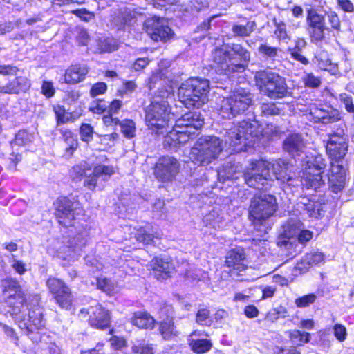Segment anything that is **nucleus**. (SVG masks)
I'll return each instance as SVG.
<instances>
[{
	"mask_svg": "<svg viewBox=\"0 0 354 354\" xmlns=\"http://www.w3.org/2000/svg\"><path fill=\"white\" fill-rule=\"evenodd\" d=\"M326 149L333 160H341L345 156L348 143L343 130L329 136Z\"/></svg>",
	"mask_w": 354,
	"mask_h": 354,
	"instance_id": "obj_16",
	"label": "nucleus"
},
{
	"mask_svg": "<svg viewBox=\"0 0 354 354\" xmlns=\"http://www.w3.org/2000/svg\"><path fill=\"white\" fill-rule=\"evenodd\" d=\"M196 322L201 326H211L212 319L210 317V311L206 308L198 310L196 315Z\"/></svg>",
	"mask_w": 354,
	"mask_h": 354,
	"instance_id": "obj_45",
	"label": "nucleus"
},
{
	"mask_svg": "<svg viewBox=\"0 0 354 354\" xmlns=\"http://www.w3.org/2000/svg\"><path fill=\"white\" fill-rule=\"evenodd\" d=\"M315 262H314V259L311 254V253L306 254L304 256L299 262H298L296 265V269L299 270L300 272H306L310 267L315 266Z\"/></svg>",
	"mask_w": 354,
	"mask_h": 354,
	"instance_id": "obj_46",
	"label": "nucleus"
},
{
	"mask_svg": "<svg viewBox=\"0 0 354 354\" xmlns=\"http://www.w3.org/2000/svg\"><path fill=\"white\" fill-rule=\"evenodd\" d=\"M288 336L293 344L300 345L301 343H307L310 341V335L307 332H301L294 330L288 332Z\"/></svg>",
	"mask_w": 354,
	"mask_h": 354,
	"instance_id": "obj_43",
	"label": "nucleus"
},
{
	"mask_svg": "<svg viewBox=\"0 0 354 354\" xmlns=\"http://www.w3.org/2000/svg\"><path fill=\"white\" fill-rule=\"evenodd\" d=\"M6 297L8 304L13 308L12 313L14 314H17L18 312H20L21 308L26 302V295L22 290L16 293H10Z\"/></svg>",
	"mask_w": 354,
	"mask_h": 354,
	"instance_id": "obj_32",
	"label": "nucleus"
},
{
	"mask_svg": "<svg viewBox=\"0 0 354 354\" xmlns=\"http://www.w3.org/2000/svg\"><path fill=\"white\" fill-rule=\"evenodd\" d=\"M341 160H333L328 176L329 187L334 193L341 192L346 183V169L340 164Z\"/></svg>",
	"mask_w": 354,
	"mask_h": 354,
	"instance_id": "obj_17",
	"label": "nucleus"
},
{
	"mask_svg": "<svg viewBox=\"0 0 354 354\" xmlns=\"http://www.w3.org/2000/svg\"><path fill=\"white\" fill-rule=\"evenodd\" d=\"M82 209L78 202H73L66 197L57 201L56 216L59 224L64 227L73 225V221L76 216L82 214Z\"/></svg>",
	"mask_w": 354,
	"mask_h": 354,
	"instance_id": "obj_11",
	"label": "nucleus"
},
{
	"mask_svg": "<svg viewBox=\"0 0 354 354\" xmlns=\"http://www.w3.org/2000/svg\"><path fill=\"white\" fill-rule=\"evenodd\" d=\"M145 18L146 15L141 8H124L113 18V22L118 30H123L127 27H133L138 22L144 23Z\"/></svg>",
	"mask_w": 354,
	"mask_h": 354,
	"instance_id": "obj_15",
	"label": "nucleus"
},
{
	"mask_svg": "<svg viewBox=\"0 0 354 354\" xmlns=\"http://www.w3.org/2000/svg\"><path fill=\"white\" fill-rule=\"evenodd\" d=\"M273 174L276 178L281 183H284L286 180H290L293 166L290 162L283 159L275 160L272 164Z\"/></svg>",
	"mask_w": 354,
	"mask_h": 354,
	"instance_id": "obj_28",
	"label": "nucleus"
},
{
	"mask_svg": "<svg viewBox=\"0 0 354 354\" xmlns=\"http://www.w3.org/2000/svg\"><path fill=\"white\" fill-rule=\"evenodd\" d=\"M212 57L213 60L212 67L219 73L230 75L231 73L237 71V67L242 66V64H236L234 59L231 57L227 48L224 46L215 49Z\"/></svg>",
	"mask_w": 354,
	"mask_h": 354,
	"instance_id": "obj_14",
	"label": "nucleus"
},
{
	"mask_svg": "<svg viewBox=\"0 0 354 354\" xmlns=\"http://www.w3.org/2000/svg\"><path fill=\"white\" fill-rule=\"evenodd\" d=\"M64 142L67 145V146L66 147L65 156L69 158L73 154V152L77 149L78 146V142L75 136L72 137L70 139L66 140Z\"/></svg>",
	"mask_w": 354,
	"mask_h": 354,
	"instance_id": "obj_57",
	"label": "nucleus"
},
{
	"mask_svg": "<svg viewBox=\"0 0 354 354\" xmlns=\"http://www.w3.org/2000/svg\"><path fill=\"white\" fill-rule=\"evenodd\" d=\"M72 12L86 22L91 21L95 17L93 12H89L86 9H77L73 10Z\"/></svg>",
	"mask_w": 354,
	"mask_h": 354,
	"instance_id": "obj_58",
	"label": "nucleus"
},
{
	"mask_svg": "<svg viewBox=\"0 0 354 354\" xmlns=\"http://www.w3.org/2000/svg\"><path fill=\"white\" fill-rule=\"evenodd\" d=\"M21 290L19 283L13 279H7L4 282V292L7 295Z\"/></svg>",
	"mask_w": 354,
	"mask_h": 354,
	"instance_id": "obj_53",
	"label": "nucleus"
},
{
	"mask_svg": "<svg viewBox=\"0 0 354 354\" xmlns=\"http://www.w3.org/2000/svg\"><path fill=\"white\" fill-rule=\"evenodd\" d=\"M93 133L94 129L91 124L84 123L80 126V135L83 142H90L93 138Z\"/></svg>",
	"mask_w": 354,
	"mask_h": 354,
	"instance_id": "obj_49",
	"label": "nucleus"
},
{
	"mask_svg": "<svg viewBox=\"0 0 354 354\" xmlns=\"http://www.w3.org/2000/svg\"><path fill=\"white\" fill-rule=\"evenodd\" d=\"M317 299L316 295L311 293L298 297L295 300V304L298 308H306L313 304Z\"/></svg>",
	"mask_w": 354,
	"mask_h": 354,
	"instance_id": "obj_50",
	"label": "nucleus"
},
{
	"mask_svg": "<svg viewBox=\"0 0 354 354\" xmlns=\"http://www.w3.org/2000/svg\"><path fill=\"white\" fill-rule=\"evenodd\" d=\"M270 163L265 160L251 162L243 174L245 183L257 189H267L270 186Z\"/></svg>",
	"mask_w": 354,
	"mask_h": 354,
	"instance_id": "obj_8",
	"label": "nucleus"
},
{
	"mask_svg": "<svg viewBox=\"0 0 354 354\" xmlns=\"http://www.w3.org/2000/svg\"><path fill=\"white\" fill-rule=\"evenodd\" d=\"M151 266L158 280L167 279L175 272L174 263L168 259L155 258L151 261Z\"/></svg>",
	"mask_w": 354,
	"mask_h": 354,
	"instance_id": "obj_23",
	"label": "nucleus"
},
{
	"mask_svg": "<svg viewBox=\"0 0 354 354\" xmlns=\"http://www.w3.org/2000/svg\"><path fill=\"white\" fill-rule=\"evenodd\" d=\"M171 113L165 100H154L145 110V121L149 129L156 133L165 132L171 123Z\"/></svg>",
	"mask_w": 354,
	"mask_h": 354,
	"instance_id": "obj_7",
	"label": "nucleus"
},
{
	"mask_svg": "<svg viewBox=\"0 0 354 354\" xmlns=\"http://www.w3.org/2000/svg\"><path fill=\"white\" fill-rule=\"evenodd\" d=\"M322 204L308 197H301L297 203V209L310 218H318L322 215Z\"/></svg>",
	"mask_w": 354,
	"mask_h": 354,
	"instance_id": "obj_19",
	"label": "nucleus"
},
{
	"mask_svg": "<svg viewBox=\"0 0 354 354\" xmlns=\"http://www.w3.org/2000/svg\"><path fill=\"white\" fill-rule=\"evenodd\" d=\"M180 164L173 156H163L160 157L154 167V176L161 182H171L176 179L180 171Z\"/></svg>",
	"mask_w": 354,
	"mask_h": 354,
	"instance_id": "obj_10",
	"label": "nucleus"
},
{
	"mask_svg": "<svg viewBox=\"0 0 354 354\" xmlns=\"http://www.w3.org/2000/svg\"><path fill=\"white\" fill-rule=\"evenodd\" d=\"M106 89L107 86L104 82H97L92 86L90 90V95L91 97H95L97 95L104 93Z\"/></svg>",
	"mask_w": 354,
	"mask_h": 354,
	"instance_id": "obj_59",
	"label": "nucleus"
},
{
	"mask_svg": "<svg viewBox=\"0 0 354 354\" xmlns=\"http://www.w3.org/2000/svg\"><path fill=\"white\" fill-rule=\"evenodd\" d=\"M8 94H19L26 92L30 87L29 80L23 76L16 77L6 84Z\"/></svg>",
	"mask_w": 354,
	"mask_h": 354,
	"instance_id": "obj_29",
	"label": "nucleus"
},
{
	"mask_svg": "<svg viewBox=\"0 0 354 354\" xmlns=\"http://www.w3.org/2000/svg\"><path fill=\"white\" fill-rule=\"evenodd\" d=\"M118 124L120 127L121 132L127 138H132L136 134V124L132 120H124Z\"/></svg>",
	"mask_w": 354,
	"mask_h": 354,
	"instance_id": "obj_41",
	"label": "nucleus"
},
{
	"mask_svg": "<svg viewBox=\"0 0 354 354\" xmlns=\"http://www.w3.org/2000/svg\"><path fill=\"white\" fill-rule=\"evenodd\" d=\"M159 331L163 339L166 340L171 339L178 335L173 320L169 319L160 323Z\"/></svg>",
	"mask_w": 354,
	"mask_h": 354,
	"instance_id": "obj_35",
	"label": "nucleus"
},
{
	"mask_svg": "<svg viewBox=\"0 0 354 354\" xmlns=\"http://www.w3.org/2000/svg\"><path fill=\"white\" fill-rule=\"evenodd\" d=\"M288 310L286 307L279 306L270 310L266 315V320L270 322H274L279 318H285L287 316Z\"/></svg>",
	"mask_w": 354,
	"mask_h": 354,
	"instance_id": "obj_44",
	"label": "nucleus"
},
{
	"mask_svg": "<svg viewBox=\"0 0 354 354\" xmlns=\"http://www.w3.org/2000/svg\"><path fill=\"white\" fill-rule=\"evenodd\" d=\"M256 24L254 21H248L245 25L234 24L232 27V32L234 37H245L251 35L254 30Z\"/></svg>",
	"mask_w": 354,
	"mask_h": 354,
	"instance_id": "obj_34",
	"label": "nucleus"
},
{
	"mask_svg": "<svg viewBox=\"0 0 354 354\" xmlns=\"http://www.w3.org/2000/svg\"><path fill=\"white\" fill-rule=\"evenodd\" d=\"M283 148L290 155L299 156L304 152L306 142L301 134L290 133L283 140Z\"/></svg>",
	"mask_w": 354,
	"mask_h": 354,
	"instance_id": "obj_21",
	"label": "nucleus"
},
{
	"mask_svg": "<svg viewBox=\"0 0 354 354\" xmlns=\"http://www.w3.org/2000/svg\"><path fill=\"white\" fill-rule=\"evenodd\" d=\"M203 222L207 227L220 229L222 227L223 217L218 211L213 209L204 216Z\"/></svg>",
	"mask_w": 354,
	"mask_h": 354,
	"instance_id": "obj_33",
	"label": "nucleus"
},
{
	"mask_svg": "<svg viewBox=\"0 0 354 354\" xmlns=\"http://www.w3.org/2000/svg\"><path fill=\"white\" fill-rule=\"evenodd\" d=\"M53 110L57 118V124H64L69 121V114L66 113L63 106L59 105L55 106Z\"/></svg>",
	"mask_w": 354,
	"mask_h": 354,
	"instance_id": "obj_52",
	"label": "nucleus"
},
{
	"mask_svg": "<svg viewBox=\"0 0 354 354\" xmlns=\"http://www.w3.org/2000/svg\"><path fill=\"white\" fill-rule=\"evenodd\" d=\"M252 104V94L240 88L235 90L229 97L220 102L218 114L224 119L230 120L243 113Z\"/></svg>",
	"mask_w": 354,
	"mask_h": 354,
	"instance_id": "obj_6",
	"label": "nucleus"
},
{
	"mask_svg": "<svg viewBox=\"0 0 354 354\" xmlns=\"http://www.w3.org/2000/svg\"><path fill=\"white\" fill-rule=\"evenodd\" d=\"M18 68L10 64H0V75H16L18 72Z\"/></svg>",
	"mask_w": 354,
	"mask_h": 354,
	"instance_id": "obj_61",
	"label": "nucleus"
},
{
	"mask_svg": "<svg viewBox=\"0 0 354 354\" xmlns=\"http://www.w3.org/2000/svg\"><path fill=\"white\" fill-rule=\"evenodd\" d=\"M185 276L188 280L193 283L200 280H204L208 277L207 273L201 269L187 270L186 271Z\"/></svg>",
	"mask_w": 354,
	"mask_h": 354,
	"instance_id": "obj_47",
	"label": "nucleus"
},
{
	"mask_svg": "<svg viewBox=\"0 0 354 354\" xmlns=\"http://www.w3.org/2000/svg\"><path fill=\"white\" fill-rule=\"evenodd\" d=\"M107 108V105L104 101L100 100L93 103L90 109L95 113H102Z\"/></svg>",
	"mask_w": 354,
	"mask_h": 354,
	"instance_id": "obj_64",
	"label": "nucleus"
},
{
	"mask_svg": "<svg viewBox=\"0 0 354 354\" xmlns=\"http://www.w3.org/2000/svg\"><path fill=\"white\" fill-rule=\"evenodd\" d=\"M303 82L306 86L310 88H317L321 84L319 78L315 76L313 73H307L304 75Z\"/></svg>",
	"mask_w": 354,
	"mask_h": 354,
	"instance_id": "obj_56",
	"label": "nucleus"
},
{
	"mask_svg": "<svg viewBox=\"0 0 354 354\" xmlns=\"http://www.w3.org/2000/svg\"><path fill=\"white\" fill-rule=\"evenodd\" d=\"M254 79L260 91L270 98H282L288 93L285 78L275 72L270 70L257 71Z\"/></svg>",
	"mask_w": 354,
	"mask_h": 354,
	"instance_id": "obj_5",
	"label": "nucleus"
},
{
	"mask_svg": "<svg viewBox=\"0 0 354 354\" xmlns=\"http://www.w3.org/2000/svg\"><path fill=\"white\" fill-rule=\"evenodd\" d=\"M44 324L42 313L39 309H37V312L35 310L30 311L27 322L26 320L19 322V328L25 330L28 335L41 328L44 326Z\"/></svg>",
	"mask_w": 354,
	"mask_h": 354,
	"instance_id": "obj_24",
	"label": "nucleus"
},
{
	"mask_svg": "<svg viewBox=\"0 0 354 354\" xmlns=\"http://www.w3.org/2000/svg\"><path fill=\"white\" fill-rule=\"evenodd\" d=\"M277 28L274 31V34L279 39H285L287 37V33L286 30V25L282 21L277 23L275 20L274 21Z\"/></svg>",
	"mask_w": 354,
	"mask_h": 354,
	"instance_id": "obj_62",
	"label": "nucleus"
},
{
	"mask_svg": "<svg viewBox=\"0 0 354 354\" xmlns=\"http://www.w3.org/2000/svg\"><path fill=\"white\" fill-rule=\"evenodd\" d=\"M231 49L234 54L237 55L240 59L238 64H242L241 66L237 67V71L243 69L250 59V52L238 44H233Z\"/></svg>",
	"mask_w": 354,
	"mask_h": 354,
	"instance_id": "obj_36",
	"label": "nucleus"
},
{
	"mask_svg": "<svg viewBox=\"0 0 354 354\" xmlns=\"http://www.w3.org/2000/svg\"><path fill=\"white\" fill-rule=\"evenodd\" d=\"M113 173L114 169L113 167L106 165L96 166L94 167L91 174L86 176L84 185L87 187L90 190H94L100 178H102L104 181L107 180Z\"/></svg>",
	"mask_w": 354,
	"mask_h": 354,
	"instance_id": "obj_20",
	"label": "nucleus"
},
{
	"mask_svg": "<svg viewBox=\"0 0 354 354\" xmlns=\"http://www.w3.org/2000/svg\"><path fill=\"white\" fill-rule=\"evenodd\" d=\"M46 286L54 296L69 288L62 280L55 277H50L46 281Z\"/></svg>",
	"mask_w": 354,
	"mask_h": 354,
	"instance_id": "obj_40",
	"label": "nucleus"
},
{
	"mask_svg": "<svg viewBox=\"0 0 354 354\" xmlns=\"http://www.w3.org/2000/svg\"><path fill=\"white\" fill-rule=\"evenodd\" d=\"M41 93L46 97H51L55 94V88L51 82L44 81L41 86Z\"/></svg>",
	"mask_w": 354,
	"mask_h": 354,
	"instance_id": "obj_60",
	"label": "nucleus"
},
{
	"mask_svg": "<svg viewBox=\"0 0 354 354\" xmlns=\"http://www.w3.org/2000/svg\"><path fill=\"white\" fill-rule=\"evenodd\" d=\"M59 306L65 310H69L72 306L73 295L70 288L62 290V292L54 296Z\"/></svg>",
	"mask_w": 354,
	"mask_h": 354,
	"instance_id": "obj_37",
	"label": "nucleus"
},
{
	"mask_svg": "<svg viewBox=\"0 0 354 354\" xmlns=\"http://www.w3.org/2000/svg\"><path fill=\"white\" fill-rule=\"evenodd\" d=\"M209 81L205 79L193 77L187 80L178 88L180 101L187 108H200L207 102Z\"/></svg>",
	"mask_w": 354,
	"mask_h": 354,
	"instance_id": "obj_3",
	"label": "nucleus"
},
{
	"mask_svg": "<svg viewBox=\"0 0 354 354\" xmlns=\"http://www.w3.org/2000/svg\"><path fill=\"white\" fill-rule=\"evenodd\" d=\"M260 109L262 115L265 116L276 115L280 113V109L273 102L263 103Z\"/></svg>",
	"mask_w": 354,
	"mask_h": 354,
	"instance_id": "obj_51",
	"label": "nucleus"
},
{
	"mask_svg": "<svg viewBox=\"0 0 354 354\" xmlns=\"http://www.w3.org/2000/svg\"><path fill=\"white\" fill-rule=\"evenodd\" d=\"M88 72V68L85 64L72 65L65 72L64 82L66 84H77L84 80Z\"/></svg>",
	"mask_w": 354,
	"mask_h": 354,
	"instance_id": "obj_27",
	"label": "nucleus"
},
{
	"mask_svg": "<svg viewBox=\"0 0 354 354\" xmlns=\"http://www.w3.org/2000/svg\"><path fill=\"white\" fill-rule=\"evenodd\" d=\"M279 48L272 46L267 43L261 44L258 48V52L263 58L274 59L278 55Z\"/></svg>",
	"mask_w": 354,
	"mask_h": 354,
	"instance_id": "obj_42",
	"label": "nucleus"
},
{
	"mask_svg": "<svg viewBox=\"0 0 354 354\" xmlns=\"http://www.w3.org/2000/svg\"><path fill=\"white\" fill-rule=\"evenodd\" d=\"M339 100L344 104L346 111L353 114L354 116V104L352 97L347 93H343L339 94Z\"/></svg>",
	"mask_w": 354,
	"mask_h": 354,
	"instance_id": "obj_55",
	"label": "nucleus"
},
{
	"mask_svg": "<svg viewBox=\"0 0 354 354\" xmlns=\"http://www.w3.org/2000/svg\"><path fill=\"white\" fill-rule=\"evenodd\" d=\"M175 123L176 128L187 129L198 134L204 124V118L198 111H189L178 118Z\"/></svg>",
	"mask_w": 354,
	"mask_h": 354,
	"instance_id": "obj_18",
	"label": "nucleus"
},
{
	"mask_svg": "<svg viewBox=\"0 0 354 354\" xmlns=\"http://www.w3.org/2000/svg\"><path fill=\"white\" fill-rule=\"evenodd\" d=\"M198 134L187 129L176 128V124L173 129L168 132L165 142L170 146L176 147L178 145L185 144L189 140L194 138Z\"/></svg>",
	"mask_w": 354,
	"mask_h": 354,
	"instance_id": "obj_22",
	"label": "nucleus"
},
{
	"mask_svg": "<svg viewBox=\"0 0 354 354\" xmlns=\"http://www.w3.org/2000/svg\"><path fill=\"white\" fill-rule=\"evenodd\" d=\"M306 24L310 41L315 44L321 43L325 38L324 32L327 30L324 16L315 10L309 9L307 10Z\"/></svg>",
	"mask_w": 354,
	"mask_h": 354,
	"instance_id": "obj_13",
	"label": "nucleus"
},
{
	"mask_svg": "<svg viewBox=\"0 0 354 354\" xmlns=\"http://www.w3.org/2000/svg\"><path fill=\"white\" fill-rule=\"evenodd\" d=\"M97 288L107 294H112L115 291L116 286L114 281L107 278L97 279Z\"/></svg>",
	"mask_w": 354,
	"mask_h": 354,
	"instance_id": "obj_48",
	"label": "nucleus"
},
{
	"mask_svg": "<svg viewBox=\"0 0 354 354\" xmlns=\"http://www.w3.org/2000/svg\"><path fill=\"white\" fill-rule=\"evenodd\" d=\"M297 243V239L292 234L291 232H288L285 230L284 234L279 236L277 245L281 248L287 250L292 254V250L294 248Z\"/></svg>",
	"mask_w": 354,
	"mask_h": 354,
	"instance_id": "obj_38",
	"label": "nucleus"
},
{
	"mask_svg": "<svg viewBox=\"0 0 354 354\" xmlns=\"http://www.w3.org/2000/svg\"><path fill=\"white\" fill-rule=\"evenodd\" d=\"M137 241L139 242H142L144 243L149 244L150 243L153 239L154 236L150 233H148L145 229L140 227L137 230V232L135 235Z\"/></svg>",
	"mask_w": 354,
	"mask_h": 354,
	"instance_id": "obj_54",
	"label": "nucleus"
},
{
	"mask_svg": "<svg viewBox=\"0 0 354 354\" xmlns=\"http://www.w3.org/2000/svg\"><path fill=\"white\" fill-rule=\"evenodd\" d=\"M327 162L322 155L307 156L303 161L300 183L303 188L317 190L325 184L323 173Z\"/></svg>",
	"mask_w": 354,
	"mask_h": 354,
	"instance_id": "obj_4",
	"label": "nucleus"
},
{
	"mask_svg": "<svg viewBox=\"0 0 354 354\" xmlns=\"http://www.w3.org/2000/svg\"><path fill=\"white\" fill-rule=\"evenodd\" d=\"M261 132L257 121L243 120L225 129L222 140L214 136L200 138L191 149L189 158L196 165H208L218 158L223 149V142L230 153H239L252 145Z\"/></svg>",
	"mask_w": 354,
	"mask_h": 354,
	"instance_id": "obj_1",
	"label": "nucleus"
},
{
	"mask_svg": "<svg viewBox=\"0 0 354 354\" xmlns=\"http://www.w3.org/2000/svg\"><path fill=\"white\" fill-rule=\"evenodd\" d=\"M144 29L155 41L166 42L174 35L165 20L156 17L147 18L144 21Z\"/></svg>",
	"mask_w": 354,
	"mask_h": 354,
	"instance_id": "obj_12",
	"label": "nucleus"
},
{
	"mask_svg": "<svg viewBox=\"0 0 354 354\" xmlns=\"http://www.w3.org/2000/svg\"><path fill=\"white\" fill-rule=\"evenodd\" d=\"M245 259V254L243 248H236L232 249L227 254L225 265L232 270L241 272L246 268Z\"/></svg>",
	"mask_w": 354,
	"mask_h": 354,
	"instance_id": "obj_25",
	"label": "nucleus"
},
{
	"mask_svg": "<svg viewBox=\"0 0 354 354\" xmlns=\"http://www.w3.org/2000/svg\"><path fill=\"white\" fill-rule=\"evenodd\" d=\"M192 351L198 354L205 353L212 347V343L207 339H192L190 342Z\"/></svg>",
	"mask_w": 354,
	"mask_h": 354,
	"instance_id": "obj_39",
	"label": "nucleus"
},
{
	"mask_svg": "<svg viewBox=\"0 0 354 354\" xmlns=\"http://www.w3.org/2000/svg\"><path fill=\"white\" fill-rule=\"evenodd\" d=\"M277 199L271 194L254 195L249 206V218L259 236L267 233L269 228L268 221L277 209Z\"/></svg>",
	"mask_w": 354,
	"mask_h": 354,
	"instance_id": "obj_2",
	"label": "nucleus"
},
{
	"mask_svg": "<svg viewBox=\"0 0 354 354\" xmlns=\"http://www.w3.org/2000/svg\"><path fill=\"white\" fill-rule=\"evenodd\" d=\"M78 315L80 319H86L93 328L103 330L110 326L109 311L95 301V305L81 309Z\"/></svg>",
	"mask_w": 354,
	"mask_h": 354,
	"instance_id": "obj_9",
	"label": "nucleus"
},
{
	"mask_svg": "<svg viewBox=\"0 0 354 354\" xmlns=\"http://www.w3.org/2000/svg\"><path fill=\"white\" fill-rule=\"evenodd\" d=\"M310 113L318 121L324 124L333 123L340 120V113L337 109L328 108L324 109L312 106L310 108Z\"/></svg>",
	"mask_w": 354,
	"mask_h": 354,
	"instance_id": "obj_26",
	"label": "nucleus"
},
{
	"mask_svg": "<svg viewBox=\"0 0 354 354\" xmlns=\"http://www.w3.org/2000/svg\"><path fill=\"white\" fill-rule=\"evenodd\" d=\"M241 167L238 163L232 164L231 162L227 163L222 170L218 171L219 178L224 180H234L239 178L237 174H241Z\"/></svg>",
	"mask_w": 354,
	"mask_h": 354,
	"instance_id": "obj_31",
	"label": "nucleus"
},
{
	"mask_svg": "<svg viewBox=\"0 0 354 354\" xmlns=\"http://www.w3.org/2000/svg\"><path fill=\"white\" fill-rule=\"evenodd\" d=\"M131 323L140 328L151 329L154 326L155 320L146 312H137L131 318Z\"/></svg>",
	"mask_w": 354,
	"mask_h": 354,
	"instance_id": "obj_30",
	"label": "nucleus"
},
{
	"mask_svg": "<svg viewBox=\"0 0 354 354\" xmlns=\"http://www.w3.org/2000/svg\"><path fill=\"white\" fill-rule=\"evenodd\" d=\"M328 20L331 27L336 30H340V20L337 16V15L335 12H330L327 15Z\"/></svg>",
	"mask_w": 354,
	"mask_h": 354,
	"instance_id": "obj_63",
	"label": "nucleus"
}]
</instances>
